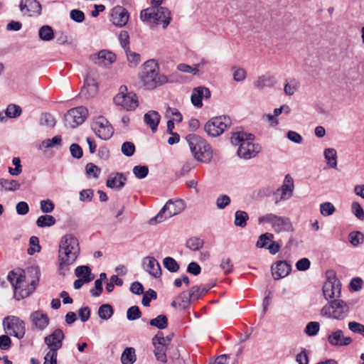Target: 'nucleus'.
I'll return each instance as SVG.
<instances>
[{
	"label": "nucleus",
	"instance_id": "obj_1",
	"mask_svg": "<svg viewBox=\"0 0 364 364\" xmlns=\"http://www.w3.org/2000/svg\"><path fill=\"white\" fill-rule=\"evenodd\" d=\"M31 272L35 274L31 280L27 279L24 272L21 271L19 272L11 271L8 274V280L14 289V296L17 300L27 297L36 289L39 280V272L36 269H32Z\"/></svg>",
	"mask_w": 364,
	"mask_h": 364
},
{
	"label": "nucleus",
	"instance_id": "obj_2",
	"mask_svg": "<svg viewBox=\"0 0 364 364\" xmlns=\"http://www.w3.org/2000/svg\"><path fill=\"white\" fill-rule=\"evenodd\" d=\"M254 135L243 132L233 133L231 136V143L238 146L237 154L244 159H250L255 157L261 151V146L253 142Z\"/></svg>",
	"mask_w": 364,
	"mask_h": 364
},
{
	"label": "nucleus",
	"instance_id": "obj_3",
	"mask_svg": "<svg viewBox=\"0 0 364 364\" xmlns=\"http://www.w3.org/2000/svg\"><path fill=\"white\" fill-rule=\"evenodd\" d=\"M80 253L79 242L73 235L63 236L59 244L58 259L60 269L72 264Z\"/></svg>",
	"mask_w": 364,
	"mask_h": 364
},
{
	"label": "nucleus",
	"instance_id": "obj_4",
	"mask_svg": "<svg viewBox=\"0 0 364 364\" xmlns=\"http://www.w3.org/2000/svg\"><path fill=\"white\" fill-rule=\"evenodd\" d=\"M139 78L148 90H153L168 82L167 77L159 73V65L154 60H147L144 64Z\"/></svg>",
	"mask_w": 364,
	"mask_h": 364
},
{
	"label": "nucleus",
	"instance_id": "obj_5",
	"mask_svg": "<svg viewBox=\"0 0 364 364\" xmlns=\"http://www.w3.org/2000/svg\"><path fill=\"white\" fill-rule=\"evenodd\" d=\"M140 18L148 25H159L162 23L163 28H166L171 21V12L165 7L151 6L143 9L140 14Z\"/></svg>",
	"mask_w": 364,
	"mask_h": 364
},
{
	"label": "nucleus",
	"instance_id": "obj_6",
	"mask_svg": "<svg viewBox=\"0 0 364 364\" xmlns=\"http://www.w3.org/2000/svg\"><path fill=\"white\" fill-rule=\"evenodd\" d=\"M191 153L194 158L203 163H208L212 159V150L207 141L196 134L186 136Z\"/></svg>",
	"mask_w": 364,
	"mask_h": 364
},
{
	"label": "nucleus",
	"instance_id": "obj_7",
	"mask_svg": "<svg viewBox=\"0 0 364 364\" xmlns=\"http://www.w3.org/2000/svg\"><path fill=\"white\" fill-rule=\"evenodd\" d=\"M185 208V204L181 199H170L161 209L159 213L149 220L150 225L161 223L176 215L181 213Z\"/></svg>",
	"mask_w": 364,
	"mask_h": 364
},
{
	"label": "nucleus",
	"instance_id": "obj_8",
	"mask_svg": "<svg viewBox=\"0 0 364 364\" xmlns=\"http://www.w3.org/2000/svg\"><path fill=\"white\" fill-rule=\"evenodd\" d=\"M348 313V305L341 299H334L328 302L321 311L322 316L337 320L344 319Z\"/></svg>",
	"mask_w": 364,
	"mask_h": 364
},
{
	"label": "nucleus",
	"instance_id": "obj_9",
	"mask_svg": "<svg viewBox=\"0 0 364 364\" xmlns=\"http://www.w3.org/2000/svg\"><path fill=\"white\" fill-rule=\"evenodd\" d=\"M115 105L127 111H134L139 106L138 97L134 92H128L127 87L121 85L118 93L114 97Z\"/></svg>",
	"mask_w": 364,
	"mask_h": 364
},
{
	"label": "nucleus",
	"instance_id": "obj_10",
	"mask_svg": "<svg viewBox=\"0 0 364 364\" xmlns=\"http://www.w3.org/2000/svg\"><path fill=\"white\" fill-rule=\"evenodd\" d=\"M258 223H269L276 232H289L292 230L290 220L286 217H282L273 213H268L258 218Z\"/></svg>",
	"mask_w": 364,
	"mask_h": 364
},
{
	"label": "nucleus",
	"instance_id": "obj_11",
	"mask_svg": "<svg viewBox=\"0 0 364 364\" xmlns=\"http://www.w3.org/2000/svg\"><path fill=\"white\" fill-rule=\"evenodd\" d=\"M231 125V119L225 115L215 117L208 120L204 126L207 134L216 137L222 134Z\"/></svg>",
	"mask_w": 364,
	"mask_h": 364
},
{
	"label": "nucleus",
	"instance_id": "obj_12",
	"mask_svg": "<svg viewBox=\"0 0 364 364\" xmlns=\"http://www.w3.org/2000/svg\"><path fill=\"white\" fill-rule=\"evenodd\" d=\"M88 114L85 107H77L68 110L64 115L65 126L69 128H75L82 124Z\"/></svg>",
	"mask_w": 364,
	"mask_h": 364
},
{
	"label": "nucleus",
	"instance_id": "obj_13",
	"mask_svg": "<svg viewBox=\"0 0 364 364\" xmlns=\"http://www.w3.org/2000/svg\"><path fill=\"white\" fill-rule=\"evenodd\" d=\"M4 329L11 336L21 338L24 336L25 323L19 318L14 316L4 318L3 321Z\"/></svg>",
	"mask_w": 364,
	"mask_h": 364
},
{
	"label": "nucleus",
	"instance_id": "obj_14",
	"mask_svg": "<svg viewBox=\"0 0 364 364\" xmlns=\"http://www.w3.org/2000/svg\"><path fill=\"white\" fill-rule=\"evenodd\" d=\"M92 130L101 139L107 140L113 134L114 131L108 120L102 116L92 119Z\"/></svg>",
	"mask_w": 364,
	"mask_h": 364
},
{
	"label": "nucleus",
	"instance_id": "obj_15",
	"mask_svg": "<svg viewBox=\"0 0 364 364\" xmlns=\"http://www.w3.org/2000/svg\"><path fill=\"white\" fill-rule=\"evenodd\" d=\"M332 274L328 276L323 286V293L326 299L338 298L341 296V284L340 281Z\"/></svg>",
	"mask_w": 364,
	"mask_h": 364
},
{
	"label": "nucleus",
	"instance_id": "obj_16",
	"mask_svg": "<svg viewBox=\"0 0 364 364\" xmlns=\"http://www.w3.org/2000/svg\"><path fill=\"white\" fill-rule=\"evenodd\" d=\"M129 14L127 9L121 6L114 7L110 14V21L118 27L124 26L129 20Z\"/></svg>",
	"mask_w": 364,
	"mask_h": 364
},
{
	"label": "nucleus",
	"instance_id": "obj_17",
	"mask_svg": "<svg viewBox=\"0 0 364 364\" xmlns=\"http://www.w3.org/2000/svg\"><path fill=\"white\" fill-rule=\"evenodd\" d=\"M64 333L60 328L55 329L51 334L46 336L44 339L49 350L58 352L62 347Z\"/></svg>",
	"mask_w": 364,
	"mask_h": 364
},
{
	"label": "nucleus",
	"instance_id": "obj_18",
	"mask_svg": "<svg viewBox=\"0 0 364 364\" xmlns=\"http://www.w3.org/2000/svg\"><path fill=\"white\" fill-rule=\"evenodd\" d=\"M144 269L154 278H159L161 276V268L159 262L154 257L147 256L142 260Z\"/></svg>",
	"mask_w": 364,
	"mask_h": 364
},
{
	"label": "nucleus",
	"instance_id": "obj_19",
	"mask_svg": "<svg viewBox=\"0 0 364 364\" xmlns=\"http://www.w3.org/2000/svg\"><path fill=\"white\" fill-rule=\"evenodd\" d=\"M127 181V177L124 173L119 172L111 173L107 179L106 185L111 189L120 191L124 187Z\"/></svg>",
	"mask_w": 364,
	"mask_h": 364
},
{
	"label": "nucleus",
	"instance_id": "obj_20",
	"mask_svg": "<svg viewBox=\"0 0 364 364\" xmlns=\"http://www.w3.org/2000/svg\"><path fill=\"white\" fill-rule=\"evenodd\" d=\"M19 6L23 14L28 16L41 14V6L36 0H21Z\"/></svg>",
	"mask_w": 364,
	"mask_h": 364
},
{
	"label": "nucleus",
	"instance_id": "obj_21",
	"mask_svg": "<svg viewBox=\"0 0 364 364\" xmlns=\"http://www.w3.org/2000/svg\"><path fill=\"white\" fill-rule=\"evenodd\" d=\"M294 191V181L289 175L285 176L282 186L277 190L276 194L280 193V198L276 201L285 200L292 196Z\"/></svg>",
	"mask_w": 364,
	"mask_h": 364
},
{
	"label": "nucleus",
	"instance_id": "obj_22",
	"mask_svg": "<svg viewBox=\"0 0 364 364\" xmlns=\"http://www.w3.org/2000/svg\"><path fill=\"white\" fill-rule=\"evenodd\" d=\"M210 97V92L208 88L205 87H198L193 89L191 94V102L196 107H203V99Z\"/></svg>",
	"mask_w": 364,
	"mask_h": 364
},
{
	"label": "nucleus",
	"instance_id": "obj_23",
	"mask_svg": "<svg viewBox=\"0 0 364 364\" xmlns=\"http://www.w3.org/2000/svg\"><path fill=\"white\" fill-rule=\"evenodd\" d=\"M30 318L32 325L41 331L45 329L49 324L48 315L40 310L33 312L30 316Z\"/></svg>",
	"mask_w": 364,
	"mask_h": 364
},
{
	"label": "nucleus",
	"instance_id": "obj_24",
	"mask_svg": "<svg viewBox=\"0 0 364 364\" xmlns=\"http://www.w3.org/2000/svg\"><path fill=\"white\" fill-rule=\"evenodd\" d=\"M291 267L286 261H278L272 266V276L274 279L287 277L291 272Z\"/></svg>",
	"mask_w": 364,
	"mask_h": 364
},
{
	"label": "nucleus",
	"instance_id": "obj_25",
	"mask_svg": "<svg viewBox=\"0 0 364 364\" xmlns=\"http://www.w3.org/2000/svg\"><path fill=\"white\" fill-rule=\"evenodd\" d=\"M116 60L115 55L109 50H100L97 57L94 58V63L103 68L109 67Z\"/></svg>",
	"mask_w": 364,
	"mask_h": 364
},
{
	"label": "nucleus",
	"instance_id": "obj_26",
	"mask_svg": "<svg viewBox=\"0 0 364 364\" xmlns=\"http://www.w3.org/2000/svg\"><path fill=\"white\" fill-rule=\"evenodd\" d=\"M328 341L331 346H346L352 343L350 337H345L341 330H336L328 336Z\"/></svg>",
	"mask_w": 364,
	"mask_h": 364
},
{
	"label": "nucleus",
	"instance_id": "obj_27",
	"mask_svg": "<svg viewBox=\"0 0 364 364\" xmlns=\"http://www.w3.org/2000/svg\"><path fill=\"white\" fill-rule=\"evenodd\" d=\"M152 344L154 346V353L156 359L163 363H167V346L160 341H154V338H152Z\"/></svg>",
	"mask_w": 364,
	"mask_h": 364
},
{
	"label": "nucleus",
	"instance_id": "obj_28",
	"mask_svg": "<svg viewBox=\"0 0 364 364\" xmlns=\"http://www.w3.org/2000/svg\"><path fill=\"white\" fill-rule=\"evenodd\" d=\"M161 116L154 110H150L144 116V123L149 126L153 132H156L160 122Z\"/></svg>",
	"mask_w": 364,
	"mask_h": 364
},
{
	"label": "nucleus",
	"instance_id": "obj_29",
	"mask_svg": "<svg viewBox=\"0 0 364 364\" xmlns=\"http://www.w3.org/2000/svg\"><path fill=\"white\" fill-rule=\"evenodd\" d=\"M276 80L274 77L264 75L258 77L253 82L254 87L258 90H262L264 87H271L274 85Z\"/></svg>",
	"mask_w": 364,
	"mask_h": 364
},
{
	"label": "nucleus",
	"instance_id": "obj_30",
	"mask_svg": "<svg viewBox=\"0 0 364 364\" xmlns=\"http://www.w3.org/2000/svg\"><path fill=\"white\" fill-rule=\"evenodd\" d=\"M213 286L208 285L204 287L193 286L189 290V298L193 299V301L198 300L202 296L205 295Z\"/></svg>",
	"mask_w": 364,
	"mask_h": 364
},
{
	"label": "nucleus",
	"instance_id": "obj_31",
	"mask_svg": "<svg viewBox=\"0 0 364 364\" xmlns=\"http://www.w3.org/2000/svg\"><path fill=\"white\" fill-rule=\"evenodd\" d=\"M136 360L135 349L132 347L126 348L121 355L122 364H134Z\"/></svg>",
	"mask_w": 364,
	"mask_h": 364
},
{
	"label": "nucleus",
	"instance_id": "obj_32",
	"mask_svg": "<svg viewBox=\"0 0 364 364\" xmlns=\"http://www.w3.org/2000/svg\"><path fill=\"white\" fill-rule=\"evenodd\" d=\"M323 156L327 161V164L331 168L337 166V152L333 148H327L323 151Z\"/></svg>",
	"mask_w": 364,
	"mask_h": 364
},
{
	"label": "nucleus",
	"instance_id": "obj_33",
	"mask_svg": "<svg viewBox=\"0 0 364 364\" xmlns=\"http://www.w3.org/2000/svg\"><path fill=\"white\" fill-rule=\"evenodd\" d=\"M284 88V93L289 96L293 95L299 87V81L294 78H290L287 79Z\"/></svg>",
	"mask_w": 364,
	"mask_h": 364
},
{
	"label": "nucleus",
	"instance_id": "obj_34",
	"mask_svg": "<svg viewBox=\"0 0 364 364\" xmlns=\"http://www.w3.org/2000/svg\"><path fill=\"white\" fill-rule=\"evenodd\" d=\"M39 38L44 41H50L54 38L53 28L49 26H43L38 31Z\"/></svg>",
	"mask_w": 364,
	"mask_h": 364
},
{
	"label": "nucleus",
	"instance_id": "obj_35",
	"mask_svg": "<svg viewBox=\"0 0 364 364\" xmlns=\"http://www.w3.org/2000/svg\"><path fill=\"white\" fill-rule=\"evenodd\" d=\"M249 219L248 214L243 210H237L235 213V225L240 228H245L247 225V221Z\"/></svg>",
	"mask_w": 364,
	"mask_h": 364
},
{
	"label": "nucleus",
	"instance_id": "obj_36",
	"mask_svg": "<svg viewBox=\"0 0 364 364\" xmlns=\"http://www.w3.org/2000/svg\"><path fill=\"white\" fill-rule=\"evenodd\" d=\"M149 324L159 329H164L168 326V318L166 315L160 314L149 321Z\"/></svg>",
	"mask_w": 364,
	"mask_h": 364
},
{
	"label": "nucleus",
	"instance_id": "obj_37",
	"mask_svg": "<svg viewBox=\"0 0 364 364\" xmlns=\"http://www.w3.org/2000/svg\"><path fill=\"white\" fill-rule=\"evenodd\" d=\"M55 219L50 215H43L38 217L36 225L39 228L50 227L55 223Z\"/></svg>",
	"mask_w": 364,
	"mask_h": 364
},
{
	"label": "nucleus",
	"instance_id": "obj_38",
	"mask_svg": "<svg viewBox=\"0 0 364 364\" xmlns=\"http://www.w3.org/2000/svg\"><path fill=\"white\" fill-rule=\"evenodd\" d=\"M0 186L6 191H14L20 188V183L16 180L0 179Z\"/></svg>",
	"mask_w": 364,
	"mask_h": 364
},
{
	"label": "nucleus",
	"instance_id": "obj_39",
	"mask_svg": "<svg viewBox=\"0 0 364 364\" xmlns=\"http://www.w3.org/2000/svg\"><path fill=\"white\" fill-rule=\"evenodd\" d=\"M113 309L109 304H102L98 310V316L104 320L109 319L113 315Z\"/></svg>",
	"mask_w": 364,
	"mask_h": 364
},
{
	"label": "nucleus",
	"instance_id": "obj_40",
	"mask_svg": "<svg viewBox=\"0 0 364 364\" xmlns=\"http://www.w3.org/2000/svg\"><path fill=\"white\" fill-rule=\"evenodd\" d=\"M164 267L171 272H176L180 267L178 262L171 257H166L163 260Z\"/></svg>",
	"mask_w": 364,
	"mask_h": 364
},
{
	"label": "nucleus",
	"instance_id": "obj_41",
	"mask_svg": "<svg viewBox=\"0 0 364 364\" xmlns=\"http://www.w3.org/2000/svg\"><path fill=\"white\" fill-rule=\"evenodd\" d=\"M203 245V240L199 237H191L186 241V247L192 251L200 250Z\"/></svg>",
	"mask_w": 364,
	"mask_h": 364
},
{
	"label": "nucleus",
	"instance_id": "obj_42",
	"mask_svg": "<svg viewBox=\"0 0 364 364\" xmlns=\"http://www.w3.org/2000/svg\"><path fill=\"white\" fill-rule=\"evenodd\" d=\"M126 52L127 60L129 62V65L130 67H136L137 66L140 61V55L135 52H132L129 49L124 50Z\"/></svg>",
	"mask_w": 364,
	"mask_h": 364
},
{
	"label": "nucleus",
	"instance_id": "obj_43",
	"mask_svg": "<svg viewBox=\"0 0 364 364\" xmlns=\"http://www.w3.org/2000/svg\"><path fill=\"white\" fill-rule=\"evenodd\" d=\"M335 211L336 208L331 202H325L320 205V213L324 217L333 215Z\"/></svg>",
	"mask_w": 364,
	"mask_h": 364
},
{
	"label": "nucleus",
	"instance_id": "obj_44",
	"mask_svg": "<svg viewBox=\"0 0 364 364\" xmlns=\"http://www.w3.org/2000/svg\"><path fill=\"white\" fill-rule=\"evenodd\" d=\"M274 235L269 232L262 234L256 243V247L259 248H265L269 241H272Z\"/></svg>",
	"mask_w": 364,
	"mask_h": 364
},
{
	"label": "nucleus",
	"instance_id": "obj_45",
	"mask_svg": "<svg viewBox=\"0 0 364 364\" xmlns=\"http://www.w3.org/2000/svg\"><path fill=\"white\" fill-rule=\"evenodd\" d=\"M76 277L81 279H87L90 282V269L88 266H79L75 269V271Z\"/></svg>",
	"mask_w": 364,
	"mask_h": 364
},
{
	"label": "nucleus",
	"instance_id": "obj_46",
	"mask_svg": "<svg viewBox=\"0 0 364 364\" xmlns=\"http://www.w3.org/2000/svg\"><path fill=\"white\" fill-rule=\"evenodd\" d=\"M141 316V312L137 306H132L127 311V318L129 321H134Z\"/></svg>",
	"mask_w": 364,
	"mask_h": 364
},
{
	"label": "nucleus",
	"instance_id": "obj_47",
	"mask_svg": "<svg viewBox=\"0 0 364 364\" xmlns=\"http://www.w3.org/2000/svg\"><path fill=\"white\" fill-rule=\"evenodd\" d=\"M132 171L134 176L139 179L144 178L149 173V168L147 166H135Z\"/></svg>",
	"mask_w": 364,
	"mask_h": 364
},
{
	"label": "nucleus",
	"instance_id": "obj_48",
	"mask_svg": "<svg viewBox=\"0 0 364 364\" xmlns=\"http://www.w3.org/2000/svg\"><path fill=\"white\" fill-rule=\"evenodd\" d=\"M233 79L236 82H242L246 78V71L242 68L234 66L232 68Z\"/></svg>",
	"mask_w": 364,
	"mask_h": 364
},
{
	"label": "nucleus",
	"instance_id": "obj_49",
	"mask_svg": "<svg viewBox=\"0 0 364 364\" xmlns=\"http://www.w3.org/2000/svg\"><path fill=\"white\" fill-rule=\"evenodd\" d=\"M349 240L352 245L358 246L359 244L363 242L364 235L360 231L352 232L349 234Z\"/></svg>",
	"mask_w": 364,
	"mask_h": 364
},
{
	"label": "nucleus",
	"instance_id": "obj_50",
	"mask_svg": "<svg viewBox=\"0 0 364 364\" xmlns=\"http://www.w3.org/2000/svg\"><path fill=\"white\" fill-rule=\"evenodd\" d=\"M319 328L320 325L318 322L311 321L306 325L304 331L308 336H314L318 333Z\"/></svg>",
	"mask_w": 364,
	"mask_h": 364
},
{
	"label": "nucleus",
	"instance_id": "obj_51",
	"mask_svg": "<svg viewBox=\"0 0 364 364\" xmlns=\"http://www.w3.org/2000/svg\"><path fill=\"white\" fill-rule=\"evenodd\" d=\"M156 292L154 290L149 289L144 293L142 297L141 303L144 306H149L151 301L152 299H156Z\"/></svg>",
	"mask_w": 364,
	"mask_h": 364
},
{
	"label": "nucleus",
	"instance_id": "obj_52",
	"mask_svg": "<svg viewBox=\"0 0 364 364\" xmlns=\"http://www.w3.org/2000/svg\"><path fill=\"white\" fill-rule=\"evenodd\" d=\"M353 214L359 220H364V210L358 202H353L351 204Z\"/></svg>",
	"mask_w": 364,
	"mask_h": 364
},
{
	"label": "nucleus",
	"instance_id": "obj_53",
	"mask_svg": "<svg viewBox=\"0 0 364 364\" xmlns=\"http://www.w3.org/2000/svg\"><path fill=\"white\" fill-rule=\"evenodd\" d=\"M171 116L174 117L171 119H174L178 123L183 120V116L177 109L168 107L166 111V117L170 118Z\"/></svg>",
	"mask_w": 364,
	"mask_h": 364
},
{
	"label": "nucleus",
	"instance_id": "obj_54",
	"mask_svg": "<svg viewBox=\"0 0 364 364\" xmlns=\"http://www.w3.org/2000/svg\"><path fill=\"white\" fill-rule=\"evenodd\" d=\"M122 154L127 156H131L134 154L135 146L132 142H124L121 147Z\"/></svg>",
	"mask_w": 364,
	"mask_h": 364
},
{
	"label": "nucleus",
	"instance_id": "obj_55",
	"mask_svg": "<svg viewBox=\"0 0 364 364\" xmlns=\"http://www.w3.org/2000/svg\"><path fill=\"white\" fill-rule=\"evenodd\" d=\"M349 329L355 333H358L364 337V325L356 322V321H350L348 323Z\"/></svg>",
	"mask_w": 364,
	"mask_h": 364
},
{
	"label": "nucleus",
	"instance_id": "obj_56",
	"mask_svg": "<svg viewBox=\"0 0 364 364\" xmlns=\"http://www.w3.org/2000/svg\"><path fill=\"white\" fill-rule=\"evenodd\" d=\"M119 41L124 50H127L129 48V35L127 31H122L119 33Z\"/></svg>",
	"mask_w": 364,
	"mask_h": 364
},
{
	"label": "nucleus",
	"instance_id": "obj_57",
	"mask_svg": "<svg viewBox=\"0 0 364 364\" xmlns=\"http://www.w3.org/2000/svg\"><path fill=\"white\" fill-rule=\"evenodd\" d=\"M41 124L49 127H53L55 124V119L50 114L45 113L41 116Z\"/></svg>",
	"mask_w": 364,
	"mask_h": 364
},
{
	"label": "nucleus",
	"instance_id": "obj_58",
	"mask_svg": "<svg viewBox=\"0 0 364 364\" xmlns=\"http://www.w3.org/2000/svg\"><path fill=\"white\" fill-rule=\"evenodd\" d=\"M230 203V198L228 195H220L216 200V205L218 209H224Z\"/></svg>",
	"mask_w": 364,
	"mask_h": 364
},
{
	"label": "nucleus",
	"instance_id": "obj_59",
	"mask_svg": "<svg viewBox=\"0 0 364 364\" xmlns=\"http://www.w3.org/2000/svg\"><path fill=\"white\" fill-rule=\"evenodd\" d=\"M54 203L49 199L41 201V210L44 213H50L54 210Z\"/></svg>",
	"mask_w": 364,
	"mask_h": 364
},
{
	"label": "nucleus",
	"instance_id": "obj_60",
	"mask_svg": "<svg viewBox=\"0 0 364 364\" xmlns=\"http://www.w3.org/2000/svg\"><path fill=\"white\" fill-rule=\"evenodd\" d=\"M177 69L183 73H191L193 75H198V68H195L194 66L192 67L189 65L185 64V63H180L177 66Z\"/></svg>",
	"mask_w": 364,
	"mask_h": 364
},
{
	"label": "nucleus",
	"instance_id": "obj_61",
	"mask_svg": "<svg viewBox=\"0 0 364 364\" xmlns=\"http://www.w3.org/2000/svg\"><path fill=\"white\" fill-rule=\"evenodd\" d=\"M21 113V109L16 105H10L6 109V114L9 117H16Z\"/></svg>",
	"mask_w": 364,
	"mask_h": 364
},
{
	"label": "nucleus",
	"instance_id": "obj_62",
	"mask_svg": "<svg viewBox=\"0 0 364 364\" xmlns=\"http://www.w3.org/2000/svg\"><path fill=\"white\" fill-rule=\"evenodd\" d=\"M220 267L225 274L231 273L233 268V265L230 258L222 259Z\"/></svg>",
	"mask_w": 364,
	"mask_h": 364
},
{
	"label": "nucleus",
	"instance_id": "obj_63",
	"mask_svg": "<svg viewBox=\"0 0 364 364\" xmlns=\"http://www.w3.org/2000/svg\"><path fill=\"white\" fill-rule=\"evenodd\" d=\"M58 352L48 350L44 357L43 364H57Z\"/></svg>",
	"mask_w": 364,
	"mask_h": 364
},
{
	"label": "nucleus",
	"instance_id": "obj_64",
	"mask_svg": "<svg viewBox=\"0 0 364 364\" xmlns=\"http://www.w3.org/2000/svg\"><path fill=\"white\" fill-rule=\"evenodd\" d=\"M90 82L88 77L85 78V83L83 87L81 88L80 96L82 98L89 100L91 97V94L90 92Z\"/></svg>",
	"mask_w": 364,
	"mask_h": 364
}]
</instances>
